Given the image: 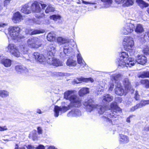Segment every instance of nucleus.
I'll return each instance as SVG.
<instances>
[{"label": "nucleus", "instance_id": "f257e3e1", "mask_svg": "<svg viewBox=\"0 0 149 149\" xmlns=\"http://www.w3.org/2000/svg\"><path fill=\"white\" fill-rule=\"evenodd\" d=\"M93 100L90 99L85 100L83 102V104L85 106L86 111L91 112L95 109H97L98 113L101 114L105 113V115L107 116H103V119L106 121L109 125H115L116 123L117 119H113V118H117L121 112V109L117 106L116 102L112 103L110 105L111 110H107V107L105 106H99L93 104Z\"/></svg>", "mask_w": 149, "mask_h": 149}, {"label": "nucleus", "instance_id": "f03ea898", "mask_svg": "<svg viewBox=\"0 0 149 149\" xmlns=\"http://www.w3.org/2000/svg\"><path fill=\"white\" fill-rule=\"evenodd\" d=\"M74 91H68L64 93V98L69 100L70 102V104L67 106L62 107L55 106L54 109V116L58 117L59 115V112L62 113L66 112L72 107H78L81 105V100L79 97L74 94Z\"/></svg>", "mask_w": 149, "mask_h": 149}, {"label": "nucleus", "instance_id": "7ed1b4c3", "mask_svg": "<svg viewBox=\"0 0 149 149\" xmlns=\"http://www.w3.org/2000/svg\"><path fill=\"white\" fill-rule=\"evenodd\" d=\"M119 55L120 58L117 63L119 68H121L128 67H131L135 64V61H134L133 58H128L129 56L127 53L122 52Z\"/></svg>", "mask_w": 149, "mask_h": 149}, {"label": "nucleus", "instance_id": "20e7f679", "mask_svg": "<svg viewBox=\"0 0 149 149\" xmlns=\"http://www.w3.org/2000/svg\"><path fill=\"white\" fill-rule=\"evenodd\" d=\"M26 46L24 44H22L19 45V49L15 45L12 44H9L6 48V51L10 53L14 56L18 57L20 55L19 51L22 54H27L28 49Z\"/></svg>", "mask_w": 149, "mask_h": 149}, {"label": "nucleus", "instance_id": "39448f33", "mask_svg": "<svg viewBox=\"0 0 149 149\" xmlns=\"http://www.w3.org/2000/svg\"><path fill=\"white\" fill-rule=\"evenodd\" d=\"M122 78V75L120 74H114L111 76V80L116 84L115 89V93L119 95H122L125 94L128 91L125 88L124 90L121 85L120 80Z\"/></svg>", "mask_w": 149, "mask_h": 149}, {"label": "nucleus", "instance_id": "423d86ee", "mask_svg": "<svg viewBox=\"0 0 149 149\" xmlns=\"http://www.w3.org/2000/svg\"><path fill=\"white\" fill-rule=\"evenodd\" d=\"M33 59L30 58L29 60L30 61H33L35 60L36 61H38L39 62L42 63L44 62L45 59L46 60L47 62L50 65H52L54 61L55 58L54 56H47V57L45 59L44 56L42 54L38 52H35L33 55Z\"/></svg>", "mask_w": 149, "mask_h": 149}, {"label": "nucleus", "instance_id": "0eeeda50", "mask_svg": "<svg viewBox=\"0 0 149 149\" xmlns=\"http://www.w3.org/2000/svg\"><path fill=\"white\" fill-rule=\"evenodd\" d=\"M20 28L18 26H11L8 29V33L11 38L17 41H20L24 36L19 34Z\"/></svg>", "mask_w": 149, "mask_h": 149}, {"label": "nucleus", "instance_id": "6e6552de", "mask_svg": "<svg viewBox=\"0 0 149 149\" xmlns=\"http://www.w3.org/2000/svg\"><path fill=\"white\" fill-rule=\"evenodd\" d=\"M57 40L58 42L61 45L64 44L63 49V53L66 55L70 56V53L73 51V49L72 47H69V40L62 37H58Z\"/></svg>", "mask_w": 149, "mask_h": 149}, {"label": "nucleus", "instance_id": "1a4fd4ad", "mask_svg": "<svg viewBox=\"0 0 149 149\" xmlns=\"http://www.w3.org/2000/svg\"><path fill=\"white\" fill-rule=\"evenodd\" d=\"M123 45L126 50L129 51L131 50L134 45L133 38L130 36L125 37L124 39Z\"/></svg>", "mask_w": 149, "mask_h": 149}, {"label": "nucleus", "instance_id": "9d476101", "mask_svg": "<svg viewBox=\"0 0 149 149\" xmlns=\"http://www.w3.org/2000/svg\"><path fill=\"white\" fill-rule=\"evenodd\" d=\"M41 45V40L36 37L29 38L27 40L28 46L31 48H38L40 47Z\"/></svg>", "mask_w": 149, "mask_h": 149}, {"label": "nucleus", "instance_id": "9b49d317", "mask_svg": "<svg viewBox=\"0 0 149 149\" xmlns=\"http://www.w3.org/2000/svg\"><path fill=\"white\" fill-rule=\"evenodd\" d=\"M135 26L131 22H127L125 25L122 30V33L127 35L133 32L135 29Z\"/></svg>", "mask_w": 149, "mask_h": 149}, {"label": "nucleus", "instance_id": "f8f14e48", "mask_svg": "<svg viewBox=\"0 0 149 149\" xmlns=\"http://www.w3.org/2000/svg\"><path fill=\"white\" fill-rule=\"evenodd\" d=\"M81 115V112L79 109H72L67 114V116L69 117H79Z\"/></svg>", "mask_w": 149, "mask_h": 149}, {"label": "nucleus", "instance_id": "ddd939ff", "mask_svg": "<svg viewBox=\"0 0 149 149\" xmlns=\"http://www.w3.org/2000/svg\"><path fill=\"white\" fill-rule=\"evenodd\" d=\"M13 21L15 23L19 22L23 19L22 16L19 12L15 13L12 18Z\"/></svg>", "mask_w": 149, "mask_h": 149}, {"label": "nucleus", "instance_id": "4468645a", "mask_svg": "<svg viewBox=\"0 0 149 149\" xmlns=\"http://www.w3.org/2000/svg\"><path fill=\"white\" fill-rule=\"evenodd\" d=\"M135 63L137 62L138 64L141 65L145 64L147 61V58L146 57L142 55H138L136 57Z\"/></svg>", "mask_w": 149, "mask_h": 149}, {"label": "nucleus", "instance_id": "2eb2a0df", "mask_svg": "<svg viewBox=\"0 0 149 149\" xmlns=\"http://www.w3.org/2000/svg\"><path fill=\"white\" fill-rule=\"evenodd\" d=\"M73 81L75 83L78 84L82 81L86 82L90 81L91 83H93L94 81V80L93 78L91 77L88 78L81 77L74 79Z\"/></svg>", "mask_w": 149, "mask_h": 149}, {"label": "nucleus", "instance_id": "dca6fc26", "mask_svg": "<svg viewBox=\"0 0 149 149\" xmlns=\"http://www.w3.org/2000/svg\"><path fill=\"white\" fill-rule=\"evenodd\" d=\"M56 45L53 44H50L48 48L47 56H54L56 52Z\"/></svg>", "mask_w": 149, "mask_h": 149}, {"label": "nucleus", "instance_id": "f3484780", "mask_svg": "<svg viewBox=\"0 0 149 149\" xmlns=\"http://www.w3.org/2000/svg\"><path fill=\"white\" fill-rule=\"evenodd\" d=\"M31 9L33 12L39 13L40 12L41 8L40 4L36 1L34 2L31 5Z\"/></svg>", "mask_w": 149, "mask_h": 149}, {"label": "nucleus", "instance_id": "a211bd4d", "mask_svg": "<svg viewBox=\"0 0 149 149\" xmlns=\"http://www.w3.org/2000/svg\"><path fill=\"white\" fill-rule=\"evenodd\" d=\"M149 104V100H142L141 101L140 103L137 104L136 106L131 108L130 111H134L137 109L141 108L146 104Z\"/></svg>", "mask_w": 149, "mask_h": 149}, {"label": "nucleus", "instance_id": "6ab92c4d", "mask_svg": "<svg viewBox=\"0 0 149 149\" xmlns=\"http://www.w3.org/2000/svg\"><path fill=\"white\" fill-rule=\"evenodd\" d=\"M130 141L129 137L126 135L120 134L119 143L121 144L127 143Z\"/></svg>", "mask_w": 149, "mask_h": 149}, {"label": "nucleus", "instance_id": "aec40b11", "mask_svg": "<svg viewBox=\"0 0 149 149\" xmlns=\"http://www.w3.org/2000/svg\"><path fill=\"white\" fill-rule=\"evenodd\" d=\"M0 63L5 67L8 68L11 66L12 64V61L9 59L4 58L1 59Z\"/></svg>", "mask_w": 149, "mask_h": 149}, {"label": "nucleus", "instance_id": "412c9836", "mask_svg": "<svg viewBox=\"0 0 149 149\" xmlns=\"http://www.w3.org/2000/svg\"><path fill=\"white\" fill-rule=\"evenodd\" d=\"M78 52H79V50H78ZM77 60L78 63L81 66L84 67L86 65V63L83 60L81 54L79 53L77 54Z\"/></svg>", "mask_w": 149, "mask_h": 149}, {"label": "nucleus", "instance_id": "4be33fe9", "mask_svg": "<svg viewBox=\"0 0 149 149\" xmlns=\"http://www.w3.org/2000/svg\"><path fill=\"white\" fill-rule=\"evenodd\" d=\"M113 96L109 94H105L102 97V101L104 103H108L113 100Z\"/></svg>", "mask_w": 149, "mask_h": 149}, {"label": "nucleus", "instance_id": "5701e85b", "mask_svg": "<svg viewBox=\"0 0 149 149\" xmlns=\"http://www.w3.org/2000/svg\"><path fill=\"white\" fill-rule=\"evenodd\" d=\"M123 84L125 88L128 91H130L132 92L134 91L133 88H132L131 86L130 85V83L129 81V80L128 78H125L123 81Z\"/></svg>", "mask_w": 149, "mask_h": 149}, {"label": "nucleus", "instance_id": "b1692460", "mask_svg": "<svg viewBox=\"0 0 149 149\" xmlns=\"http://www.w3.org/2000/svg\"><path fill=\"white\" fill-rule=\"evenodd\" d=\"M103 3V6L102 8H108L111 7L113 3V0H101Z\"/></svg>", "mask_w": 149, "mask_h": 149}, {"label": "nucleus", "instance_id": "393cba45", "mask_svg": "<svg viewBox=\"0 0 149 149\" xmlns=\"http://www.w3.org/2000/svg\"><path fill=\"white\" fill-rule=\"evenodd\" d=\"M16 71L20 73H26L28 72V70L25 67H22L21 65H17L15 67Z\"/></svg>", "mask_w": 149, "mask_h": 149}, {"label": "nucleus", "instance_id": "a878e982", "mask_svg": "<svg viewBox=\"0 0 149 149\" xmlns=\"http://www.w3.org/2000/svg\"><path fill=\"white\" fill-rule=\"evenodd\" d=\"M66 63V65L69 67H75L77 65L76 61L71 58L68 59Z\"/></svg>", "mask_w": 149, "mask_h": 149}, {"label": "nucleus", "instance_id": "bb28decb", "mask_svg": "<svg viewBox=\"0 0 149 149\" xmlns=\"http://www.w3.org/2000/svg\"><path fill=\"white\" fill-rule=\"evenodd\" d=\"M21 11L23 13L26 14H28L31 13L30 8L28 4H26L22 6Z\"/></svg>", "mask_w": 149, "mask_h": 149}, {"label": "nucleus", "instance_id": "cd10ccee", "mask_svg": "<svg viewBox=\"0 0 149 149\" xmlns=\"http://www.w3.org/2000/svg\"><path fill=\"white\" fill-rule=\"evenodd\" d=\"M135 31L137 33H141L144 31V28L143 25L141 24H137L135 26L134 29Z\"/></svg>", "mask_w": 149, "mask_h": 149}, {"label": "nucleus", "instance_id": "c85d7f7f", "mask_svg": "<svg viewBox=\"0 0 149 149\" xmlns=\"http://www.w3.org/2000/svg\"><path fill=\"white\" fill-rule=\"evenodd\" d=\"M89 88H88L84 87L81 88L78 92V94L80 96H83L84 95L89 93Z\"/></svg>", "mask_w": 149, "mask_h": 149}, {"label": "nucleus", "instance_id": "c756f323", "mask_svg": "<svg viewBox=\"0 0 149 149\" xmlns=\"http://www.w3.org/2000/svg\"><path fill=\"white\" fill-rule=\"evenodd\" d=\"M136 2L141 8L146 7L148 6V4L143 0H136Z\"/></svg>", "mask_w": 149, "mask_h": 149}, {"label": "nucleus", "instance_id": "7c9ffc66", "mask_svg": "<svg viewBox=\"0 0 149 149\" xmlns=\"http://www.w3.org/2000/svg\"><path fill=\"white\" fill-rule=\"evenodd\" d=\"M27 32V31H26V32ZM26 33H27L30 34V35H33L37 34L42 33H43V32L42 31L38 30H33L29 29L28 30V32Z\"/></svg>", "mask_w": 149, "mask_h": 149}, {"label": "nucleus", "instance_id": "2f4dec72", "mask_svg": "<svg viewBox=\"0 0 149 149\" xmlns=\"http://www.w3.org/2000/svg\"><path fill=\"white\" fill-rule=\"evenodd\" d=\"M134 0H125L123 6L129 7L132 6L134 4Z\"/></svg>", "mask_w": 149, "mask_h": 149}, {"label": "nucleus", "instance_id": "473e14b6", "mask_svg": "<svg viewBox=\"0 0 149 149\" xmlns=\"http://www.w3.org/2000/svg\"><path fill=\"white\" fill-rule=\"evenodd\" d=\"M63 63L60 61L59 59L55 58L52 65L57 67L63 66Z\"/></svg>", "mask_w": 149, "mask_h": 149}, {"label": "nucleus", "instance_id": "72a5a7b5", "mask_svg": "<svg viewBox=\"0 0 149 149\" xmlns=\"http://www.w3.org/2000/svg\"><path fill=\"white\" fill-rule=\"evenodd\" d=\"M55 35L53 32L48 33L47 36V40L50 41H53L55 39Z\"/></svg>", "mask_w": 149, "mask_h": 149}, {"label": "nucleus", "instance_id": "f704fd0d", "mask_svg": "<svg viewBox=\"0 0 149 149\" xmlns=\"http://www.w3.org/2000/svg\"><path fill=\"white\" fill-rule=\"evenodd\" d=\"M9 94V92L6 90H0V96L1 97H6L8 96Z\"/></svg>", "mask_w": 149, "mask_h": 149}, {"label": "nucleus", "instance_id": "c9c22d12", "mask_svg": "<svg viewBox=\"0 0 149 149\" xmlns=\"http://www.w3.org/2000/svg\"><path fill=\"white\" fill-rule=\"evenodd\" d=\"M141 83L145 86L146 88H149V80L147 79H142L140 81Z\"/></svg>", "mask_w": 149, "mask_h": 149}, {"label": "nucleus", "instance_id": "e433bc0d", "mask_svg": "<svg viewBox=\"0 0 149 149\" xmlns=\"http://www.w3.org/2000/svg\"><path fill=\"white\" fill-rule=\"evenodd\" d=\"M55 8L54 7H52L51 5H49L45 10V12L47 13L50 12H53Z\"/></svg>", "mask_w": 149, "mask_h": 149}, {"label": "nucleus", "instance_id": "4c0bfd02", "mask_svg": "<svg viewBox=\"0 0 149 149\" xmlns=\"http://www.w3.org/2000/svg\"><path fill=\"white\" fill-rule=\"evenodd\" d=\"M61 18L60 15H54L50 16L51 19H52L54 21H57V20L60 19Z\"/></svg>", "mask_w": 149, "mask_h": 149}, {"label": "nucleus", "instance_id": "58836bf2", "mask_svg": "<svg viewBox=\"0 0 149 149\" xmlns=\"http://www.w3.org/2000/svg\"><path fill=\"white\" fill-rule=\"evenodd\" d=\"M100 85H99V86L101 87L102 88H101L100 90H99H99H98V91H100V92H102V91H103L104 90V88H105V82H100V84H99Z\"/></svg>", "mask_w": 149, "mask_h": 149}, {"label": "nucleus", "instance_id": "ea45409f", "mask_svg": "<svg viewBox=\"0 0 149 149\" xmlns=\"http://www.w3.org/2000/svg\"><path fill=\"white\" fill-rule=\"evenodd\" d=\"M143 52L146 55H147L149 54V50L148 46H146L144 48L143 50Z\"/></svg>", "mask_w": 149, "mask_h": 149}, {"label": "nucleus", "instance_id": "a19ab883", "mask_svg": "<svg viewBox=\"0 0 149 149\" xmlns=\"http://www.w3.org/2000/svg\"><path fill=\"white\" fill-rule=\"evenodd\" d=\"M125 0H115L116 3L118 4H122L123 6V4L124 3Z\"/></svg>", "mask_w": 149, "mask_h": 149}, {"label": "nucleus", "instance_id": "79ce46f5", "mask_svg": "<svg viewBox=\"0 0 149 149\" xmlns=\"http://www.w3.org/2000/svg\"><path fill=\"white\" fill-rule=\"evenodd\" d=\"M38 134H42V128L40 127H38L37 128Z\"/></svg>", "mask_w": 149, "mask_h": 149}, {"label": "nucleus", "instance_id": "37998d69", "mask_svg": "<svg viewBox=\"0 0 149 149\" xmlns=\"http://www.w3.org/2000/svg\"><path fill=\"white\" fill-rule=\"evenodd\" d=\"M55 74L56 76H63L64 75V74L63 73L61 72H56Z\"/></svg>", "mask_w": 149, "mask_h": 149}, {"label": "nucleus", "instance_id": "c03bdc74", "mask_svg": "<svg viewBox=\"0 0 149 149\" xmlns=\"http://www.w3.org/2000/svg\"><path fill=\"white\" fill-rule=\"evenodd\" d=\"M134 95V97L135 98V99L136 100H138L139 98V95L138 94V93L137 91H135Z\"/></svg>", "mask_w": 149, "mask_h": 149}, {"label": "nucleus", "instance_id": "a18cd8bd", "mask_svg": "<svg viewBox=\"0 0 149 149\" xmlns=\"http://www.w3.org/2000/svg\"><path fill=\"white\" fill-rule=\"evenodd\" d=\"M114 86V84L113 83H110L109 87V90L111 91H112L113 88Z\"/></svg>", "mask_w": 149, "mask_h": 149}, {"label": "nucleus", "instance_id": "49530a36", "mask_svg": "<svg viewBox=\"0 0 149 149\" xmlns=\"http://www.w3.org/2000/svg\"><path fill=\"white\" fill-rule=\"evenodd\" d=\"M82 3L84 4H92L94 5V4H96V3H91V2H89L85 1L84 0H82Z\"/></svg>", "mask_w": 149, "mask_h": 149}, {"label": "nucleus", "instance_id": "de8ad7c7", "mask_svg": "<svg viewBox=\"0 0 149 149\" xmlns=\"http://www.w3.org/2000/svg\"><path fill=\"white\" fill-rule=\"evenodd\" d=\"M7 128L6 126H3L2 127L0 126V131H2L7 130Z\"/></svg>", "mask_w": 149, "mask_h": 149}, {"label": "nucleus", "instance_id": "09e8293b", "mask_svg": "<svg viewBox=\"0 0 149 149\" xmlns=\"http://www.w3.org/2000/svg\"><path fill=\"white\" fill-rule=\"evenodd\" d=\"M70 44V42H69V45ZM70 44V46H69V47H71V46H72L73 47H77V45H76L75 43L73 41L72 42L71 44Z\"/></svg>", "mask_w": 149, "mask_h": 149}, {"label": "nucleus", "instance_id": "8fccbe9b", "mask_svg": "<svg viewBox=\"0 0 149 149\" xmlns=\"http://www.w3.org/2000/svg\"><path fill=\"white\" fill-rule=\"evenodd\" d=\"M26 147L28 149H34L35 148L34 146L29 145L26 146Z\"/></svg>", "mask_w": 149, "mask_h": 149}, {"label": "nucleus", "instance_id": "3c124183", "mask_svg": "<svg viewBox=\"0 0 149 149\" xmlns=\"http://www.w3.org/2000/svg\"><path fill=\"white\" fill-rule=\"evenodd\" d=\"M36 148V149H45V147L42 145H40Z\"/></svg>", "mask_w": 149, "mask_h": 149}, {"label": "nucleus", "instance_id": "603ef678", "mask_svg": "<svg viewBox=\"0 0 149 149\" xmlns=\"http://www.w3.org/2000/svg\"><path fill=\"white\" fill-rule=\"evenodd\" d=\"M7 25V24L3 23L1 22H0V27H4Z\"/></svg>", "mask_w": 149, "mask_h": 149}, {"label": "nucleus", "instance_id": "864d4df0", "mask_svg": "<svg viewBox=\"0 0 149 149\" xmlns=\"http://www.w3.org/2000/svg\"><path fill=\"white\" fill-rule=\"evenodd\" d=\"M40 5L42 6V9H44L47 6L44 3H41Z\"/></svg>", "mask_w": 149, "mask_h": 149}, {"label": "nucleus", "instance_id": "5fc2aeb1", "mask_svg": "<svg viewBox=\"0 0 149 149\" xmlns=\"http://www.w3.org/2000/svg\"><path fill=\"white\" fill-rule=\"evenodd\" d=\"M47 149H57V148H56L54 146H49Z\"/></svg>", "mask_w": 149, "mask_h": 149}, {"label": "nucleus", "instance_id": "6e6d98bb", "mask_svg": "<svg viewBox=\"0 0 149 149\" xmlns=\"http://www.w3.org/2000/svg\"><path fill=\"white\" fill-rule=\"evenodd\" d=\"M36 112L39 114H41L42 113L41 110L40 109H37V111H36Z\"/></svg>", "mask_w": 149, "mask_h": 149}, {"label": "nucleus", "instance_id": "4d7b16f0", "mask_svg": "<svg viewBox=\"0 0 149 149\" xmlns=\"http://www.w3.org/2000/svg\"><path fill=\"white\" fill-rule=\"evenodd\" d=\"M131 117V116H130L128 118H127L126 120V121L128 123H130V118Z\"/></svg>", "mask_w": 149, "mask_h": 149}, {"label": "nucleus", "instance_id": "13d9d810", "mask_svg": "<svg viewBox=\"0 0 149 149\" xmlns=\"http://www.w3.org/2000/svg\"><path fill=\"white\" fill-rule=\"evenodd\" d=\"M145 130L147 131H149V126L145 127Z\"/></svg>", "mask_w": 149, "mask_h": 149}, {"label": "nucleus", "instance_id": "bf43d9fd", "mask_svg": "<svg viewBox=\"0 0 149 149\" xmlns=\"http://www.w3.org/2000/svg\"><path fill=\"white\" fill-rule=\"evenodd\" d=\"M45 15L44 14H42L41 16H39L38 17V18H39L40 17H44V16Z\"/></svg>", "mask_w": 149, "mask_h": 149}, {"label": "nucleus", "instance_id": "052dcab7", "mask_svg": "<svg viewBox=\"0 0 149 149\" xmlns=\"http://www.w3.org/2000/svg\"><path fill=\"white\" fill-rule=\"evenodd\" d=\"M61 1L60 2V3H62V1H64L65 3H66L65 1H64V0H59ZM70 1H72V0H69Z\"/></svg>", "mask_w": 149, "mask_h": 149}, {"label": "nucleus", "instance_id": "680f3d73", "mask_svg": "<svg viewBox=\"0 0 149 149\" xmlns=\"http://www.w3.org/2000/svg\"><path fill=\"white\" fill-rule=\"evenodd\" d=\"M147 11L148 13H149V8H148L147 10Z\"/></svg>", "mask_w": 149, "mask_h": 149}, {"label": "nucleus", "instance_id": "e2e57ef3", "mask_svg": "<svg viewBox=\"0 0 149 149\" xmlns=\"http://www.w3.org/2000/svg\"><path fill=\"white\" fill-rule=\"evenodd\" d=\"M147 35L148 37L149 38V31L147 33Z\"/></svg>", "mask_w": 149, "mask_h": 149}, {"label": "nucleus", "instance_id": "0e129e2a", "mask_svg": "<svg viewBox=\"0 0 149 149\" xmlns=\"http://www.w3.org/2000/svg\"><path fill=\"white\" fill-rule=\"evenodd\" d=\"M120 99V102H121V101H122V99L121 98H119Z\"/></svg>", "mask_w": 149, "mask_h": 149}, {"label": "nucleus", "instance_id": "69168bd1", "mask_svg": "<svg viewBox=\"0 0 149 149\" xmlns=\"http://www.w3.org/2000/svg\"><path fill=\"white\" fill-rule=\"evenodd\" d=\"M4 141H6V140H4ZM6 141H10V140H9V139H6Z\"/></svg>", "mask_w": 149, "mask_h": 149}, {"label": "nucleus", "instance_id": "338daca9", "mask_svg": "<svg viewBox=\"0 0 149 149\" xmlns=\"http://www.w3.org/2000/svg\"><path fill=\"white\" fill-rule=\"evenodd\" d=\"M77 3L78 4H80V1H79L78 2H77Z\"/></svg>", "mask_w": 149, "mask_h": 149}, {"label": "nucleus", "instance_id": "774afa93", "mask_svg": "<svg viewBox=\"0 0 149 149\" xmlns=\"http://www.w3.org/2000/svg\"><path fill=\"white\" fill-rule=\"evenodd\" d=\"M20 149H25L23 147H22V148H20Z\"/></svg>", "mask_w": 149, "mask_h": 149}]
</instances>
